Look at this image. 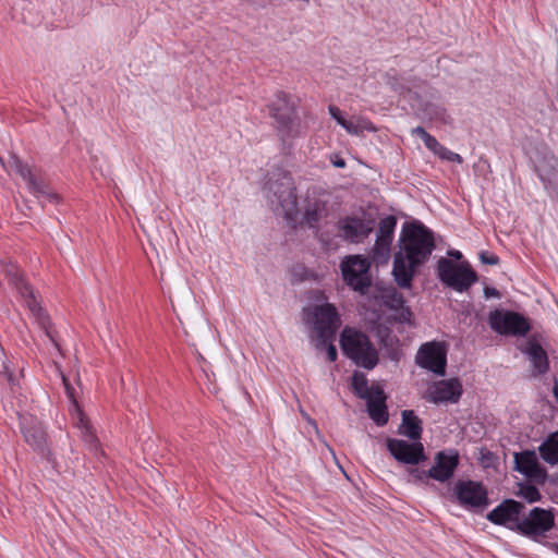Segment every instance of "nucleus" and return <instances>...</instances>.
<instances>
[{
    "label": "nucleus",
    "instance_id": "obj_1",
    "mask_svg": "<svg viewBox=\"0 0 558 558\" xmlns=\"http://www.w3.org/2000/svg\"><path fill=\"white\" fill-rule=\"evenodd\" d=\"M399 247L393 258L392 275L400 288L409 289L417 268L427 263L436 248L434 232L420 220L405 221Z\"/></svg>",
    "mask_w": 558,
    "mask_h": 558
},
{
    "label": "nucleus",
    "instance_id": "obj_2",
    "mask_svg": "<svg viewBox=\"0 0 558 558\" xmlns=\"http://www.w3.org/2000/svg\"><path fill=\"white\" fill-rule=\"evenodd\" d=\"M303 313L305 322L314 325L316 348L318 350H326L328 361L335 362L338 357V352L333 340L340 325V317L336 306L331 303H325L306 307Z\"/></svg>",
    "mask_w": 558,
    "mask_h": 558
},
{
    "label": "nucleus",
    "instance_id": "obj_3",
    "mask_svg": "<svg viewBox=\"0 0 558 558\" xmlns=\"http://www.w3.org/2000/svg\"><path fill=\"white\" fill-rule=\"evenodd\" d=\"M342 353L356 366L367 371L375 368L379 362L378 351L369 337L361 330L344 327L340 333Z\"/></svg>",
    "mask_w": 558,
    "mask_h": 558
},
{
    "label": "nucleus",
    "instance_id": "obj_4",
    "mask_svg": "<svg viewBox=\"0 0 558 558\" xmlns=\"http://www.w3.org/2000/svg\"><path fill=\"white\" fill-rule=\"evenodd\" d=\"M267 107L282 141L294 138L301 134V120L296 113L295 105L288 94L278 92Z\"/></svg>",
    "mask_w": 558,
    "mask_h": 558
},
{
    "label": "nucleus",
    "instance_id": "obj_5",
    "mask_svg": "<svg viewBox=\"0 0 558 558\" xmlns=\"http://www.w3.org/2000/svg\"><path fill=\"white\" fill-rule=\"evenodd\" d=\"M437 276L447 287L464 292L477 280V274L469 263L457 264L451 259L441 257L437 263Z\"/></svg>",
    "mask_w": 558,
    "mask_h": 558
},
{
    "label": "nucleus",
    "instance_id": "obj_6",
    "mask_svg": "<svg viewBox=\"0 0 558 558\" xmlns=\"http://www.w3.org/2000/svg\"><path fill=\"white\" fill-rule=\"evenodd\" d=\"M344 282L354 291L365 295L373 280L371 275V260L363 255H349L340 264Z\"/></svg>",
    "mask_w": 558,
    "mask_h": 558
},
{
    "label": "nucleus",
    "instance_id": "obj_7",
    "mask_svg": "<svg viewBox=\"0 0 558 558\" xmlns=\"http://www.w3.org/2000/svg\"><path fill=\"white\" fill-rule=\"evenodd\" d=\"M452 498L462 508L476 513L490 505L485 485L473 480H459L452 489Z\"/></svg>",
    "mask_w": 558,
    "mask_h": 558
},
{
    "label": "nucleus",
    "instance_id": "obj_8",
    "mask_svg": "<svg viewBox=\"0 0 558 558\" xmlns=\"http://www.w3.org/2000/svg\"><path fill=\"white\" fill-rule=\"evenodd\" d=\"M487 322L489 327L501 336L525 337L532 329L527 317L510 310L496 308L492 311Z\"/></svg>",
    "mask_w": 558,
    "mask_h": 558
},
{
    "label": "nucleus",
    "instance_id": "obj_9",
    "mask_svg": "<svg viewBox=\"0 0 558 558\" xmlns=\"http://www.w3.org/2000/svg\"><path fill=\"white\" fill-rule=\"evenodd\" d=\"M531 160L545 190L558 202V158L548 147L541 146L535 149Z\"/></svg>",
    "mask_w": 558,
    "mask_h": 558
},
{
    "label": "nucleus",
    "instance_id": "obj_10",
    "mask_svg": "<svg viewBox=\"0 0 558 558\" xmlns=\"http://www.w3.org/2000/svg\"><path fill=\"white\" fill-rule=\"evenodd\" d=\"M385 83L389 88L402 96L409 105L414 101V93H424L434 97L435 89L424 80L414 76L407 75L405 73H399L396 69L388 70L384 75Z\"/></svg>",
    "mask_w": 558,
    "mask_h": 558
},
{
    "label": "nucleus",
    "instance_id": "obj_11",
    "mask_svg": "<svg viewBox=\"0 0 558 558\" xmlns=\"http://www.w3.org/2000/svg\"><path fill=\"white\" fill-rule=\"evenodd\" d=\"M554 526V512L541 507H534L529 514L524 515L522 513L517 533L529 537L532 541L541 542V539L546 537L547 532L553 530Z\"/></svg>",
    "mask_w": 558,
    "mask_h": 558
},
{
    "label": "nucleus",
    "instance_id": "obj_12",
    "mask_svg": "<svg viewBox=\"0 0 558 558\" xmlns=\"http://www.w3.org/2000/svg\"><path fill=\"white\" fill-rule=\"evenodd\" d=\"M20 430L24 437L25 442L32 447L41 458L47 461H52V453L47 442V433L41 422L31 415H20Z\"/></svg>",
    "mask_w": 558,
    "mask_h": 558
},
{
    "label": "nucleus",
    "instance_id": "obj_13",
    "mask_svg": "<svg viewBox=\"0 0 558 558\" xmlns=\"http://www.w3.org/2000/svg\"><path fill=\"white\" fill-rule=\"evenodd\" d=\"M415 363L421 368L444 376L447 367V344L440 341L423 343L415 355Z\"/></svg>",
    "mask_w": 558,
    "mask_h": 558
},
{
    "label": "nucleus",
    "instance_id": "obj_14",
    "mask_svg": "<svg viewBox=\"0 0 558 558\" xmlns=\"http://www.w3.org/2000/svg\"><path fill=\"white\" fill-rule=\"evenodd\" d=\"M386 447L390 454L400 463L417 465L427 460L424 446L421 441L403 440L388 437Z\"/></svg>",
    "mask_w": 558,
    "mask_h": 558
},
{
    "label": "nucleus",
    "instance_id": "obj_15",
    "mask_svg": "<svg viewBox=\"0 0 558 558\" xmlns=\"http://www.w3.org/2000/svg\"><path fill=\"white\" fill-rule=\"evenodd\" d=\"M397 217L388 215L379 220L372 258L377 264H385L390 257L391 244L397 227Z\"/></svg>",
    "mask_w": 558,
    "mask_h": 558
},
{
    "label": "nucleus",
    "instance_id": "obj_16",
    "mask_svg": "<svg viewBox=\"0 0 558 558\" xmlns=\"http://www.w3.org/2000/svg\"><path fill=\"white\" fill-rule=\"evenodd\" d=\"M375 219L347 216L337 222L338 236L349 243H362L374 230Z\"/></svg>",
    "mask_w": 558,
    "mask_h": 558
},
{
    "label": "nucleus",
    "instance_id": "obj_17",
    "mask_svg": "<svg viewBox=\"0 0 558 558\" xmlns=\"http://www.w3.org/2000/svg\"><path fill=\"white\" fill-rule=\"evenodd\" d=\"M525 506L514 499H505L486 514V519L496 525L517 532Z\"/></svg>",
    "mask_w": 558,
    "mask_h": 558
},
{
    "label": "nucleus",
    "instance_id": "obj_18",
    "mask_svg": "<svg viewBox=\"0 0 558 558\" xmlns=\"http://www.w3.org/2000/svg\"><path fill=\"white\" fill-rule=\"evenodd\" d=\"M460 464V454L456 449L438 451L434 457V465L427 470L432 480L445 483L451 480Z\"/></svg>",
    "mask_w": 558,
    "mask_h": 558
},
{
    "label": "nucleus",
    "instance_id": "obj_19",
    "mask_svg": "<svg viewBox=\"0 0 558 558\" xmlns=\"http://www.w3.org/2000/svg\"><path fill=\"white\" fill-rule=\"evenodd\" d=\"M463 393L462 383L459 378L441 379L427 389V400L435 404L457 403Z\"/></svg>",
    "mask_w": 558,
    "mask_h": 558
},
{
    "label": "nucleus",
    "instance_id": "obj_20",
    "mask_svg": "<svg viewBox=\"0 0 558 558\" xmlns=\"http://www.w3.org/2000/svg\"><path fill=\"white\" fill-rule=\"evenodd\" d=\"M437 90L435 89L434 97H436ZM423 96H426L424 93H414V101H411V108L414 114L423 120H428L432 122H437L441 124H450L451 118L447 113V110L444 106L439 104H435L428 100H424ZM432 98L429 95H427Z\"/></svg>",
    "mask_w": 558,
    "mask_h": 558
},
{
    "label": "nucleus",
    "instance_id": "obj_21",
    "mask_svg": "<svg viewBox=\"0 0 558 558\" xmlns=\"http://www.w3.org/2000/svg\"><path fill=\"white\" fill-rule=\"evenodd\" d=\"M366 407L368 416L374 421L377 426H384L388 423L389 413L387 408V396L384 389L378 386H373V396L366 398Z\"/></svg>",
    "mask_w": 558,
    "mask_h": 558
},
{
    "label": "nucleus",
    "instance_id": "obj_22",
    "mask_svg": "<svg viewBox=\"0 0 558 558\" xmlns=\"http://www.w3.org/2000/svg\"><path fill=\"white\" fill-rule=\"evenodd\" d=\"M523 352L529 356L532 364V375L534 377L545 375L549 371V360L547 352L535 339H529Z\"/></svg>",
    "mask_w": 558,
    "mask_h": 558
},
{
    "label": "nucleus",
    "instance_id": "obj_23",
    "mask_svg": "<svg viewBox=\"0 0 558 558\" xmlns=\"http://www.w3.org/2000/svg\"><path fill=\"white\" fill-rule=\"evenodd\" d=\"M402 423L398 433L410 440L420 441L423 434V422L413 410H404L401 413Z\"/></svg>",
    "mask_w": 558,
    "mask_h": 558
},
{
    "label": "nucleus",
    "instance_id": "obj_24",
    "mask_svg": "<svg viewBox=\"0 0 558 558\" xmlns=\"http://www.w3.org/2000/svg\"><path fill=\"white\" fill-rule=\"evenodd\" d=\"M282 181L278 183L277 181L269 180L268 187L269 191L274 193V195L277 197L278 202L280 204H283L284 202H295V194H294V186L292 177L288 171H284L282 173Z\"/></svg>",
    "mask_w": 558,
    "mask_h": 558
},
{
    "label": "nucleus",
    "instance_id": "obj_25",
    "mask_svg": "<svg viewBox=\"0 0 558 558\" xmlns=\"http://www.w3.org/2000/svg\"><path fill=\"white\" fill-rule=\"evenodd\" d=\"M542 459L554 465L558 464V429L547 436L538 447Z\"/></svg>",
    "mask_w": 558,
    "mask_h": 558
},
{
    "label": "nucleus",
    "instance_id": "obj_26",
    "mask_svg": "<svg viewBox=\"0 0 558 558\" xmlns=\"http://www.w3.org/2000/svg\"><path fill=\"white\" fill-rule=\"evenodd\" d=\"M29 191L36 196V197H44L50 203H58L59 202V195L50 192L47 183L43 180H38L34 174L31 177V179L26 182Z\"/></svg>",
    "mask_w": 558,
    "mask_h": 558
},
{
    "label": "nucleus",
    "instance_id": "obj_27",
    "mask_svg": "<svg viewBox=\"0 0 558 558\" xmlns=\"http://www.w3.org/2000/svg\"><path fill=\"white\" fill-rule=\"evenodd\" d=\"M537 460L538 458L533 450L517 452L514 453V470L525 475L532 466H535Z\"/></svg>",
    "mask_w": 558,
    "mask_h": 558
},
{
    "label": "nucleus",
    "instance_id": "obj_28",
    "mask_svg": "<svg viewBox=\"0 0 558 558\" xmlns=\"http://www.w3.org/2000/svg\"><path fill=\"white\" fill-rule=\"evenodd\" d=\"M351 385L353 392L360 399L365 400L366 398L373 396V386L368 387L367 378L363 373L355 371L352 375Z\"/></svg>",
    "mask_w": 558,
    "mask_h": 558
},
{
    "label": "nucleus",
    "instance_id": "obj_29",
    "mask_svg": "<svg viewBox=\"0 0 558 558\" xmlns=\"http://www.w3.org/2000/svg\"><path fill=\"white\" fill-rule=\"evenodd\" d=\"M325 211L324 206L315 203L314 205H310L304 213V220L308 228L317 229L318 222L320 221L323 214Z\"/></svg>",
    "mask_w": 558,
    "mask_h": 558
},
{
    "label": "nucleus",
    "instance_id": "obj_30",
    "mask_svg": "<svg viewBox=\"0 0 558 558\" xmlns=\"http://www.w3.org/2000/svg\"><path fill=\"white\" fill-rule=\"evenodd\" d=\"M9 165L25 182H27L33 175L29 166L25 163L16 154L10 155Z\"/></svg>",
    "mask_w": 558,
    "mask_h": 558
},
{
    "label": "nucleus",
    "instance_id": "obj_31",
    "mask_svg": "<svg viewBox=\"0 0 558 558\" xmlns=\"http://www.w3.org/2000/svg\"><path fill=\"white\" fill-rule=\"evenodd\" d=\"M518 496L525 499L527 502H536L542 499L538 488L531 483H522L519 485Z\"/></svg>",
    "mask_w": 558,
    "mask_h": 558
},
{
    "label": "nucleus",
    "instance_id": "obj_32",
    "mask_svg": "<svg viewBox=\"0 0 558 558\" xmlns=\"http://www.w3.org/2000/svg\"><path fill=\"white\" fill-rule=\"evenodd\" d=\"M384 304L391 310H399L404 304V299L401 293L395 289L387 290L383 294Z\"/></svg>",
    "mask_w": 558,
    "mask_h": 558
},
{
    "label": "nucleus",
    "instance_id": "obj_33",
    "mask_svg": "<svg viewBox=\"0 0 558 558\" xmlns=\"http://www.w3.org/2000/svg\"><path fill=\"white\" fill-rule=\"evenodd\" d=\"M412 134L417 135L424 143V145L435 153V150L439 147V142L430 135L423 126H416L412 130Z\"/></svg>",
    "mask_w": 558,
    "mask_h": 558
},
{
    "label": "nucleus",
    "instance_id": "obj_34",
    "mask_svg": "<svg viewBox=\"0 0 558 558\" xmlns=\"http://www.w3.org/2000/svg\"><path fill=\"white\" fill-rule=\"evenodd\" d=\"M524 476L535 482L536 484L543 485L547 480V471L537 460L535 466H532L529 470L527 474H525Z\"/></svg>",
    "mask_w": 558,
    "mask_h": 558
},
{
    "label": "nucleus",
    "instance_id": "obj_35",
    "mask_svg": "<svg viewBox=\"0 0 558 558\" xmlns=\"http://www.w3.org/2000/svg\"><path fill=\"white\" fill-rule=\"evenodd\" d=\"M409 482L413 484H427L430 476L427 475V471L414 468L413 465L407 469Z\"/></svg>",
    "mask_w": 558,
    "mask_h": 558
},
{
    "label": "nucleus",
    "instance_id": "obj_36",
    "mask_svg": "<svg viewBox=\"0 0 558 558\" xmlns=\"http://www.w3.org/2000/svg\"><path fill=\"white\" fill-rule=\"evenodd\" d=\"M435 154L438 155L440 158L446 159L451 162L462 163L463 159L462 157L448 149L447 147L439 144V147L435 150Z\"/></svg>",
    "mask_w": 558,
    "mask_h": 558
},
{
    "label": "nucleus",
    "instance_id": "obj_37",
    "mask_svg": "<svg viewBox=\"0 0 558 558\" xmlns=\"http://www.w3.org/2000/svg\"><path fill=\"white\" fill-rule=\"evenodd\" d=\"M480 260L485 265L492 266L498 265L500 262L499 257L496 254L490 253L488 251H482L480 253Z\"/></svg>",
    "mask_w": 558,
    "mask_h": 558
},
{
    "label": "nucleus",
    "instance_id": "obj_38",
    "mask_svg": "<svg viewBox=\"0 0 558 558\" xmlns=\"http://www.w3.org/2000/svg\"><path fill=\"white\" fill-rule=\"evenodd\" d=\"M328 109L330 116L337 121L338 124L344 125V123H347V119L343 117L341 110L338 107L331 105Z\"/></svg>",
    "mask_w": 558,
    "mask_h": 558
},
{
    "label": "nucleus",
    "instance_id": "obj_39",
    "mask_svg": "<svg viewBox=\"0 0 558 558\" xmlns=\"http://www.w3.org/2000/svg\"><path fill=\"white\" fill-rule=\"evenodd\" d=\"M316 238L318 241L326 247L332 246V238L328 232L320 231L319 229L316 230Z\"/></svg>",
    "mask_w": 558,
    "mask_h": 558
},
{
    "label": "nucleus",
    "instance_id": "obj_40",
    "mask_svg": "<svg viewBox=\"0 0 558 558\" xmlns=\"http://www.w3.org/2000/svg\"><path fill=\"white\" fill-rule=\"evenodd\" d=\"M398 311H399V315H398L397 319L400 323L411 324L412 312L410 311V308L405 307L403 304L402 307H399Z\"/></svg>",
    "mask_w": 558,
    "mask_h": 558
},
{
    "label": "nucleus",
    "instance_id": "obj_41",
    "mask_svg": "<svg viewBox=\"0 0 558 558\" xmlns=\"http://www.w3.org/2000/svg\"><path fill=\"white\" fill-rule=\"evenodd\" d=\"M484 295L486 299L490 298H500V292L494 288V287H485L484 288Z\"/></svg>",
    "mask_w": 558,
    "mask_h": 558
},
{
    "label": "nucleus",
    "instance_id": "obj_42",
    "mask_svg": "<svg viewBox=\"0 0 558 558\" xmlns=\"http://www.w3.org/2000/svg\"><path fill=\"white\" fill-rule=\"evenodd\" d=\"M62 380H63V384H64V388H65L66 395L71 399H73L74 398V388L71 386L70 381L65 377H63Z\"/></svg>",
    "mask_w": 558,
    "mask_h": 558
},
{
    "label": "nucleus",
    "instance_id": "obj_43",
    "mask_svg": "<svg viewBox=\"0 0 558 558\" xmlns=\"http://www.w3.org/2000/svg\"><path fill=\"white\" fill-rule=\"evenodd\" d=\"M331 160H332V163H333V166H335L336 168H344V167H345V161H344V159H343V158H341V157H339V156H337V155H336V156H333V157L331 158Z\"/></svg>",
    "mask_w": 558,
    "mask_h": 558
},
{
    "label": "nucleus",
    "instance_id": "obj_44",
    "mask_svg": "<svg viewBox=\"0 0 558 558\" xmlns=\"http://www.w3.org/2000/svg\"><path fill=\"white\" fill-rule=\"evenodd\" d=\"M341 126L344 128L351 134L357 133V126L354 125L352 122H349L348 120H347V123H344V125H341Z\"/></svg>",
    "mask_w": 558,
    "mask_h": 558
},
{
    "label": "nucleus",
    "instance_id": "obj_45",
    "mask_svg": "<svg viewBox=\"0 0 558 558\" xmlns=\"http://www.w3.org/2000/svg\"><path fill=\"white\" fill-rule=\"evenodd\" d=\"M45 331H46V335L48 336V338L51 340V342H52L56 347H59V345H58V342H57V340H56V338H54V336H53V332H52L50 329H48L47 327H45Z\"/></svg>",
    "mask_w": 558,
    "mask_h": 558
},
{
    "label": "nucleus",
    "instance_id": "obj_46",
    "mask_svg": "<svg viewBox=\"0 0 558 558\" xmlns=\"http://www.w3.org/2000/svg\"><path fill=\"white\" fill-rule=\"evenodd\" d=\"M448 255L453 257V258H456V259H461L462 258L461 252L457 251V250L449 251Z\"/></svg>",
    "mask_w": 558,
    "mask_h": 558
},
{
    "label": "nucleus",
    "instance_id": "obj_47",
    "mask_svg": "<svg viewBox=\"0 0 558 558\" xmlns=\"http://www.w3.org/2000/svg\"><path fill=\"white\" fill-rule=\"evenodd\" d=\"M553 392H554L555 398L558 401V381H555L554 387H553Z\"/></svg>",
    "mask_w": 558,
    "mask_h": 558
},
{
    "label": "nucleus",
    "instance_id": "obj_48",
    "mask_svg": "<svg viewBox=\"0 0 558 558\" xmlns=\"http://www.w3.org/2000/svg\"><path fill=\"white\" fill-rule=\"evenodd\" d=\"M548 546L558 554V544H556V543H548Z\"/></svg>",
    "mask_w": 558,
    "mask_h": 558
},
{
    "label": "nucleus",
    "instance_id": "obj_49",
    "mask_svg": "<svg viewBox=\"0 0 558 558\" xmlns=\"http://www.w3.org/2000/svg\"><path fill=\"white\" fill-rule=\"evenodd\" d=\"M87 437H88V441H90V442L96 440L94 435H88Z\"/></svg>",
    "mask_w": 558,
    "mask_h": 558
},
{
    "label": "nucleus",
    "instance_id": "obj_50",
    "mask_svg": "<svg viewBox=\"0 0 558 558\" xmlns=\"http://www.w3.org/2000/svg\"><path fill=\"white\" fill-rule=\"evenodd\" d=\"M244 396L250 398V395L247 391H244Z\"/></svg>",
    "mask_w": 558,
    "mask_h": 558
}]
</instances>
